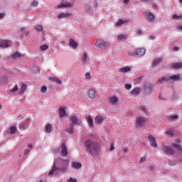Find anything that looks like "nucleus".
<instances>
[{"label":"nucleus","instance_id":"obj_1","mask_svg":"<svg viewBox=\"0 0 182 182\" xmlns=\"http://www.w3.org/2000/svg\"><path fill=\"white\" fill-rule=\"evenodd\" d=\"M68 167H69V161L62 158L54 159L53 167L48 172V176L53 174L66 173H68Z\"/></svg>","mask_w":182,"mask_h":182},{"label":"nucleus","instance_id":"obj_2","mask_svg":"<svg viewBox=\"0 0 182 182\" xmlns=\"http://www.w3.org/2000/svg\"><path fill=\"white\" fill-rule=\"evenodd\" d=\"M84 147L87 153H90L92 157H97L100 154V145L95 141L90 139L84 142Z\"/></svg>","mask_w":182,"mask_h":182},{"label":"nucleus","instance_id":"obj_3","mask_svg":"<svg viewBox=\"0 0 182 182\" xmlns=\"http://www.w3.org/2000/svg\"><path fill=\"white\" fill-rule=\"evenodd\" d=\"M131 56H134V58H141L146 55V49L144 48H136L135 51L129 53Z\"/></svg>","mask_w":182,"mask_h":182},{"label":"nucleus","instance_id":"obj_4","mask_svg":"<svg viewBox=\"0 0 182 182\" xmlns=\"http://www.w3.org/2000/svg\"><path fill=\"white\" fill-rule=\"evenodd\" d=\"M147 122V118L144 117H137L136 119V127H144Z\"/></svg>","mask_w":182,"mask_h":182},{"label":"nucleus","instance_id":"obj_5","mask_svg":"<svg viewBox=\"0 0 182 182\" xmlns=\"http://www.w3.org/2000/svg\"><path fill=\"white\" fill-rule=\"evenodd\" d=\"M70 122H71L70 124H73V126H75V124L76 126H82V121H80V119H79L76 115L72 116L70 118Z\"/></svg>","mask_w":182,"mask_h":182},{"label":"nucleus","instance_id":"obj_6","mask_svg":"<svg viewBox=\"0 0 182 182\" xmlns=\"http://www.w3.org/2000/svg\"><path fill=\"white\" fill-rule=\"evenodd\" d=\"M144 92L146 95H151L153 93V85L150 82L145 83L144 86Z\"/></svg>","mask_w":182,"mask_h":182},{"label":"nucleus","instance_id":"obj_7","mask_svg":"<svg viewBox=\"0 0 182 182\" xmlns=\"http://www.w3.org/2000/svg\"><path fill=\"white\" fill-rule=\"evenodd\" d=\"M163 150L164 152V154L166 156H173L174 155V149L168 147V146L164 145L163 146Z\"/></svg>","mask_w":182,"mask_h":182},{"label":"nucleus","instance_id":"obj_8","mask_svg":"<svg viewBox=\"0 0 182 182\" xmlns=\"http://www.w3.org/2000/svg\"><path fill=\"white\" fill-rule=\"evenodd\" d=\"M148 140L151 147H154V149L157 147V141H156V138L154 136H148Z\"/></svg>","mask_w":182,"mask_h":182},{"label":"nucleus","instance_id":"obj_9","mask_svg":"<svg viewBox=\"0 0 182 182\" xmlns=\"http://www.w3.org/2000/svg\"><path fill=\"white\" fill-rule=\"evenodd\" d=\"M145 18L147 21V22H153L154 21V14L150 11H146L145 14Z\"/></svg>","mask_w":182,"mask_h":182},{"label":"nucleus","instance_id":"obj_10","mask_svg":"<svg viewBox=\"0 0 182 182\" xmlns=\"http://www.w3.org/2000/svg\"><path fill=\"white\" fill-rule=\"evenodd\" d=\"M95 46H97V48H100V49H103V48H107V46H109V43L105 41H99L95 43Z\"/></svg>","mask_w":182,"mask_h":182},{"label":"nucleus","instance_id":"obj_11","mask_svg":"<svg viewBox=\"0 0 182 182\" xmlns=\"http://www.w3.org/2000/svg\"><path fill=\"white\" fill-rule=\"evenodd\" d=\"M168 80H173V82H180L181 80V77H180V75L176 74L172 76H168Z\"/></svg>","mask_w":182,"mask_h":182},{"label":"nucleus","instance_id":"obj_12","mask_svg":"<svg viewBox=\"0 0 182 182\" xmlns=\"http://www.w3.org/2000/svg\"><path fill=\"white\" fill-rule=\"evenodd\" d=\"M161 60H163L162 58H155L153 59V61L151 63L152 68H156L157 65H159V63H161Z\"/></svg>","mask_w":182,"mask_h":182},{"label":"nucleus","instance_id":"obj_13","mask_svg":"<svg viewBox=\"0 0 182 182\" xmlns=\"http://www.w3.org/2000/svg\"><path fill=\"white\" fill-rule=\"evenodd\" d=\"M11 43V41L5 40L0 42V48L2 49L9 48V44Z\"/></svg>","mask_w":182,"mask_h":182},{"label":"nucleus","instance_id":"obj_14","mask_svg":"<svg viewBox=\"0 0 182 182\" xmlns=\"http://www.w3.org/2000/svg\"><path fill=\"white\" fill-rule=\"evenodd\" d=\"M61 155L66 156H68V148L66 147V144L65 143L61 145Z\"/></svg>","mask_w":182,"mask_h":182},{"label":"nucleus","instance_id":"obj_15","mask_svg":"<svg viewBox=\"0 0 182 182\" xmlns=\"http://www.w3.org/2000/svg\"><path fill=\"white\" fill-rule=\"evenodd\" d=\"M73 6V4L72 3H63L61 4L57 5L58 9L60 8H72Z\"/></svg>","mask_w":182,"mask_h":182},{"label":"nucleus","instance_id":"obj_16","mask_svg":"<svg viewBox=\"0 0 182 182\" xmlns=\"http://www.w3.org/2000/svg\"><path fill=\"white\" fill-rule=\"evenodd\" d=\"M69 127L65 129V132L68 133V134H73L75 133V126H73V124H70Z\"/></svg>","mask_w":182,"mask_h":182},{"label":"nucleus","instance_id":"obj_17","mask_svg":"<svg viewBox=\"0 0 182 182\" xmlns=\"http://www.w3.org/2000/svg\"><path fill=\"white\" fill-rule=\"evenodd\" d=\"M124 23H127V20H122L119 19L115 23L116 28H120L122 25H124Z\"/></svg>","mask_w":182,"mask_h":182},{"label":"nucleus","instance_id":"obj_18","mask_svg":"<svg viewBox=\"0 0 182 182\" xmlns=\"http://www.w3.org/2000/svg\"><path fill=\"white\" fill-rule=\"evenodd\" d=\"M132 96H134V97H136L140 95V88L136 87L134 90H133L131 92Z\"/></svg>","mask_w":182,"mask_h":182},{"label":"nucleus","instance_id":"obj_19","mask_svg":"<svg viewBox=\"0 0 182 182\" xmlns=\"http://www.w3.org/2000/svg\"><path fill=\"white\" fill-rule=\"evenodd\" d=\"M69 16H72V14L62 13L58 16V19H65V18H69Z\"/></svg>","mask_w":182,"mask_h":182},{"label":"nucleus","instance_id":"obj_20","mask_svg":"<svg viewBox=\"0 0 182 182\" xmlns=\"http://www.w3.org/2000/svg\"><path fill=\"white\" fill-rule=\"evenodd\" d=\"M69 45L70 48H73V49H76V48H77V43L75 41L73 38L70 39Z\"/></svg>","mask_w":182,"mask_h":182},{"label":"nucleus","instance_id":"obj_21","mask_svg":"<svg viewBox=\"0 0 182 182\" xmlns=\"http://www.w3.org/2000/svg\"><path fill=\"white\" fill-rule=\"evenodd\" d=\"M88 96L90 99H95L96 97V90L91 89L88 91Z\"/></svg>","mask_w":182,"mask_h":182},{"label":"nucleus","instance_id":"obj_22","mask_svg":"<svg viewBox=\"0 0 182 182\" xmlns=\"http://www.w3.org/2000/svg\"><path fill=\"white\" fill-rule=\"evenodd\" d=\"M58 112L60 117H65L66 116V108L60 107Z\"/></svg>","mask_w":182,"mask_h":182},{"label":"nucleus","instance_id":"obj_23","mask_svg":"<svg viewBox=\"0 0 182 182\" xmlns=\"http://www.w3.org/2000/svg\"><path fill=\"white\" fill-rule=\"evenodd\" d=\"M72 168H74L75 170H79L80 167H82V164L79 162H73L71 165Z\"/></svg>","mask_w":182,"mask_h":182},{"label":"nucleus","instance_id":"obj_24","mask_svg":"<svg viewBox=\"0 0 182 182\" xmlns=\"http://www.w3.org/2000/svg\"><path fill=\"white\" fill-rule=\"evenodd\" d=\"M49 80H51V82H55V83H57V85H62V80L56 77H49Z\"/></svg>","mask_w":182,"mask_h":182},{"label":"nucleus","instance_id":"obj_25","mask_svg":"<svg viewBox=\"0 0 182 182\" xmlns=\"http://www.w3.org/2000/svg\"><path fill=\"white\" fill-rule=\"evenodd\" d=\"M182 68V63H174L172 64V68L177 70V69H181Z\"/></svg>","mask_w":182,"mask_h":182},{"label":"nucleus","instance_id":"obj_26","mask_svg":"<svg viewBox=\"0 0 182 182\" xmlns=\"http://www.w3.org/2000/svg\"><path fill=\"white\" fill-rule=\"evenodd\" d=\"M109 102L111 105H116V103L119 102V98H117L116 96L111 97L109 98Z\"/></svg>","mask_w":182,"mask_h":182},{"label":"nucleus","instance_id":"obj_27","mask_svg":"<svg viewBox=\"0 0 182 182\" xmlns=\"http://www.w3.org/2000/svg\"><path fill=\"white\" fill-rule=\"evenodd\" d=\"M32 149H33V145H32V144H28V149H25L24 151V156H27L28 153H29L31 151V150H32Z\"/></svg>","mask_w":182,"mask_h":182},{"label":"nucleus","instance_id":"obj_28","mask_svg":"<svg viewBox=\"0 0 182 182\" xmlns=\"http://www.w3.org/2000/svg\"><path fill=\"white\" fill-rule=\"evenodd\" d=\"M21 58V53H19L18 51L14 53L13 55H11V58L14 60H16V59H19Z\"/></svg>","mask_w":182,"mask_h":182},{"label":"nucleus","instance_id":"obj_29","mask_svg":"<svg viewBox=\"0 0 182 182\" xmlns=\"http://www.w3.org/2000/svg\"><path fill=\"white\" fill-rule=\"evenodd\" d=\"M130 67H123L119 69V72L121 73H127V72H130Z\"/></svg>","mask_w":182,"mask_h":182},{"label":"nucleus","instance_id":"obj_30","mask_svg":"<svg viewBox=\"0 0 182 182\" xmlns=\"http://www.w3.org/2000/svg\"><path fill=\"white\" fill-rule=\"evenodd\" d=\"M169 80H168V76L167 77H163L162 78H159L158 80H157V83H163V82H168Z\"/></svg>","mask_w":182,"mask_h":182},{"label":"nucleus","instance_id":"obj_31","mask_svg":"<svg viewBox=\"0 0 182 182\" xmlns=\"http://www.w3.org/2000/svg\"><path fill=\"white\" fill-rule=\"evenodd\" d=\"M87 122L88 123V126H90V127H92V126H93V119H92L91 116H88L87 117Z\"/></svg>","mask_w":182,"mask_h":182},{"label":"nucleus","instance_id":"obj_32","mask_svg":"<svg viewBox=\"0 0 182 182\" xmlns=\"http://www.w3.org/2000/svg\"><path fill=\"white\" fill-rule=\"evenodd\" d=\"M103 122V117L102 116H97L95 117V123H97V124H100Z\"/></svg>","mask_w":182,"mask_h":182},{"label":"nucleus","instance_id":"obj_33","mask_svg":"<svg viewBox=\"0 0 182 182\" xmlns=\"http://www.w3.org/2000/svg\"><path fill=\"white\" fill-rule=\"evenodd\" d=\"M177 119H178V115L177 114L168 117V120H170V122H174V120H177Z\"/></svg>","mask_w":182,"mask_h":182},{"label":"nucleus","instance_id":"obj_34","mask_svg":"<svg viewBox=\"0 0 182 182\" xmlns=\"http://www.w3.org/2000/svg\"><path fill=\"white\" fill-rule=\"evenodd\" d=\"M45 132L46 133H50V132H52V124H47L45 128Z\"/></svg>","mask_w":182,"mask_h":182},{"label":"nucleus","instance_id":"obj_35","mask_svg":"<svg viewBox=\"0 0 182 182\" xmlns=\"http://www.w3.org/2000/svg\"><path fill=\"white\" fill-rule=\"evenodd\" d=\"M21 31L22 32L21 38H23V35H29V30H26L25 28H21Z\"/></svg>","mask_w":182,"mask_h":182},{"label":"nucleus","instance_id":"obj_36","mask_svg":"<svg viewBox=\"0 0 182 182\" xmlns=\"http://www.w3.org/2000/svg\"><path fill=\"white\" fill-rule=\"evenodd\" d=\"M87 60V53H85L82 56V63L86 65V60Z\"/></svg>","mask_w":182,"mask_h":182},{"label":"nucleus","instance_id":"obj_37","mask_svg":"<svg viewBox=\"0 0 182 182\" xmlns=\"http://www.w3.org/2000/svg\"><path fill=\"white\" fill-rule=\"evenodd\" d=\"M26 90V85L23 84L20 88L19 95H22V93H25Z\"/></svg>","mask_w":182,"mask_h":182},{"label":"nucleus","instance_id":"obj_38","mask_svg":"<svg viewBox=\"0 0 182 182\" xmlns=\"http://www.w3.org/2000/svg\"><path fill=\"white\" fill-rule=\"evenodd\" d=\"M18 85H16L13 89L9 90V93H15L16 92H18Z\"/></svg>","mask_w":182,"mask_h":182},{"label":"nucleus","instance_id":"obj_39","mask_svg":"<svg viewBox=\"0 0 182 182\" xmlns=\"http://www.w3.org/2000/svg\"><path fill=\"white\" fill-rule=\"evenodd\" d=\"M173 19L175 21H182V16H177V14H173Z\"/></svg>","mask_w":182,"mask_h":182},{"label":"nucleus","instance_id":"obj_40","mask_svg":"<svg viewBox=\"0 0 182 182\" xmlns=\"http://www.w3.org/2000/svg\"><path fill=\"white\" fill-rule=\"evenodd\" d=\"M40 49L41 50L43 51V50H46L47 49H49V46L44 44L40 46Z\"/></svg>","mask_w":182,"mask_h":182},{"label":"nucleus","instance_id":"obj_41","mask_svg":"<svg viewBox=\"0 0 182 182\" xmlns=\"http://www.w3.org/2000/svg\"><path fill=\"white\" fill-rule=\"evenodd\" d=\"M16 132V127H11V128H10L11 134H15Z\"/></svg>","mask_w":182,"mask_h":182},{"label":"nucleus","instance_id":"obj_42","mask_svg":"<svg viewBox=\"0 0 182 182\" xmlns=\"http://www.w3.org/2000/svg\"><path fill=\"white\" fill-rule=\"evenodd\" d=\"M35 29L37 32H42V31H43V27L42 26H37Z\"/></svg>","mask_w":182,"mask_h":182},{"label":"nucleus","instance_id":"obj_43","mask_svg":"<svg viewBox=\"0 0 182 182\" xmlns=\"http://www.w3.org/2000/svg\"><path fill=\"white\" fill-rule=\"evenodd\" d=\"M1 82H2L3 83H8V77L2 76L1 77Z\"/></svg>","mask_w":182,"mask_h":182},{"label":"nucleus","instance_id":"obj_44","mask_svg":"<svg viewBox=\"0 0 182 182\" xmlns=\"http://www.w3.org/2000/svg\"><path fill=\"white\" fill-rule=\"evenodd\" d=\"M124 88L126 90H130L132 89V84H125Z\"/></svg>","mask_w":182,"mask_h":182},{"label":"nucleus","instance_id":"obj_45","mask_svg":"<svg viewBox=\"0 0 182 182\" xmlns=\"http://www.w3.org/2000/svg\"><path fill=\"white\" fill-rule=\"evenodd\" d=\"M168 166L174 167V166H176V161H168Z\"/></svg>","mask_w":182,"mask_h":182},{"label":"nucleus","instance_id":"obj_46","mask_svg":"<svg viewBox=\"0 0 182 182\" xmlns=\"http://www.w3.org/2000/svg\"><path fill=\"white\" fill-rule=\"evenodd\" d=\"M46 90H48V87H46V86H43L41 89V93H46Z\"/></svg>","mask_w":182,"mask_h":182},{"label":"nucleus","instance_id":"obj_47","mask_svg":"<svg viewBox=\"0 0 182 182\" xmlns=\"http://www.w3.org/2000/svg\"><path fill=\"white\" fill-rule=\"evenodd\" d=\"M85 11L86 12H90L92 11V7L90 5L85 6Z\"/></svg>","mask_w":182,"mask_h":182},{"label":"nucleus","instance_id":"obj_48","mask_svg":"<svg viewBox=\"0 0 182 182\" xmlns=\"http://www.w3.org/2000/svg\"><path fill=\"white\" fill-rule=\"evenodd\" d=\"M31 6L36 8L38 6V1H32V3L31 4Z\"/></svg>","mask_w":182,"mask_h":182},{"label":"nucleus","instance_id":"obj_49","mask_svg":"<svg viewBox=\"0 0 182 182\" xmlns=\"http://www.w3.org/2000/svg\"><path fill=\"white\" fill-rule=\"evenodd\" d=\"M124 38H126V36L121 34L117 37V40L118 41H123V39H124Z\"/></svg>","mask_w":182,"mask_h":182},{"label":"nucleus","instance_id":"obj_50","mask_svg":"<svg viewBox=\"0 0 182 182\" xmlns=\"http://www.w3.org/2000/svg\"><path fill=\"white\" fill-rule=\"evenodd\" d=\"M68 182H77V180L75 178L70 177L69 179H68Z\"/></svg>","mask_w":182,"mask_h":182},{"label":"nucleus","instance_id":"obj_51","mask_svg":"<svg viewBox=\"0 0 182 182\" xmlns=\"http://www.w3.org/2000/svg\"><path fill=\"white\" fill-rule=\"evenodd\" d=\"M18 127H19L20 130H22V129H23L25 127V124L23 122L20 123Z\"/></svg>","mask_w":182,"mask_h":182},{"label":"nucleus","instance_id":"obj_52","mask_svg":"<svg viewBox=\"0 0 182 182\" xmlns=\"http://www.w3.org/2000/svg\"><path fill=\"white\" fill-rule=\"evenodd\" d=\"M141 112H143V113H146V112H147V109H146L145 106L141 107Z\"/></svg>","mask_w":182,"mask_h":182},{"label":"nucleus","instance_id":"obj_53","mask_svg":"<svg viewBox=\"0 0 182 182\" xmlns=\"http://www.w3.org/2000/svg\"><path fill=\"white\" fill-rule=\"evenodd\" d=\"M166 134H169L170 136H173V131H172L171 129L168 130V131L166 132Z\"/></svg>","mask_w":182,"mask_h":182},{"label":"nucleus","instance_id":"obj_54","mask_svg":"<svg viewBox=\"0 0 182 182\" xmlns=\"http://www.w3.org/2000/svg\"><path fill=\"white\" fill-rule=\"evenodd\" d=\"M136 33H137V35H139L140 36H141V33H143V31L141 30H137Z\"/></svg>","mask_w":182,"mask_h":182},{"label":"nucleus","instance_id":"obj_55","mask_svg":"<svg viewBox=\"0 0 182 182\" xmlns=\"http://www.w3.org/2000/svg\"><path fill=\"white\" fill-rule=\"evenodd\" d=\"M5 18V13H0V19H3Z\"/></svg>","mask_w":182,"mask_h":182},{"label":"nucleus","instance_id":"obj_56","mask_svg":"<svg viewBox=\"0 0 182 182\" xmlns=\"http://www.w3.org/2000/svg\"><path fill=\"white\" fill-rule=\"evenodd\" d=\"M85 77H86V79H90V73H87L85 74Z\"/></svg>","mask_w":182,"mask_h":182},{"label":"nucleus","instance_id":"obj_57","mask_svg":"<svg viewBox=\"0 0 182 182\" xmlns=\"http://www.w3.org/2000/svg\"><path fill=\"white\" fill-rule=\"evenodd\" d=\"M144 161H146V156H144L141 159L140 163H144Z\"/></svg>","mask_w":182,"mask_h":182},{"label":"nucleus","instance_id":"obj_58","mask_svg":"<svg viewBox=\"0 0 182 182\" xmlns=\"http://www.w3.org/2000/svg\"><path fill=\"white\" fill-rule=\"evenodd\" d=\"M149 170H150V171H154V166H149Z\"/></svg>","mask_w":182,"mask_h":182},{"label":"nucleus","instance_id":"obj_59","mask_svg":"<svg viewBox=\"0 0 182 182\" xmlns=\"http://www.w3.org/2000/svg\"><path fill=\"white\" fill-rule=\"evenodd\" d=\"M114 149V145L113 144V143L111 144V147H110V151H112V150Z\"/></svg>","mask_w":182,"mask_h":182},{"label":"nucleus","instance_id":"obj_60","mask_svg":"<svg viewBox=\"0 0 182 182\" xmlns=\"http://www.w3.org/2000/svg\"><path fill=\"white\" fill-rule=\"evenodd\" d=\"M149 39H150L151 41H154V39H156V37H155L154 36H151L149 37Z\"/></svg>","mask_w":182,"mask_h":182},{"label":"nucleus","instance_id":"obj_61","mask_svg":"<svg viewBox=\"0 0 182 182\" xmlns=\"http://www.w3.org/2000/svg\"><path fill=\"white\" fill-rule=\"evenodd\" d=\"M181 141L179 139H176V143H180Z\"/></svg>","mask_w":182,"mask_h":182},{"label":"nucleus","instance_id":"obj_62","mask_svg":"<svg viewBox=\"0 0 182 182\" xmlns=\"http://www.w3.org/2000/svg\"><path fill=\"white\" fill-rule=\"evenodd\" d=\"M173 49L174 50H178L179 48L178 46H175Z\"/></svg>","mask_w":182,"mask_h":182},{"label":"nucleus","instance_id":"obj_63","mask_svg":"<svg viewBox=\"0 0 182 182\" xmlns=\"http://www.w3.org/2000/svg\"><path fill=\"white\" fill-rule=\"evenodd\" d=\"M94 8H97V2H95L94 4Z\"/></svg>","mask_w":182,"mask_h":182},{"label":"nucleus","instance_id":"obj_64","mask_svg":"<svg viewBox=\"0 0 182 182\" xmlns=\"http://www.w3.org/2000/svg\"><path fill=\"white\" fill-rule=\"evenodd\" d=\"M123 151H124V153H127L128 150H127V149L125 148L123 149Z\"/></svg>","mask_w":182,"mask_h":182}]
</instances>
